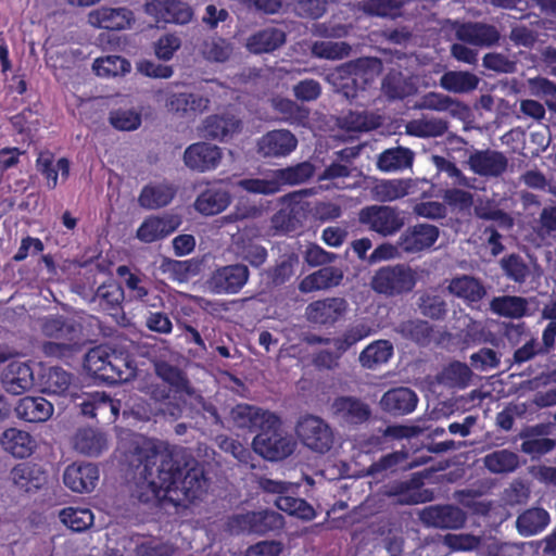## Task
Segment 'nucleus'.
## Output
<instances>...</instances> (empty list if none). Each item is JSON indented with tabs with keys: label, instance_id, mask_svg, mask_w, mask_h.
<instances>
[{
	"label": "nucleus",
	"instance_id": "1",
	"mask_svg": "<svg viewBox=\"0 0 556 556\" xmlns=\"http://www.w3.org/2000/svg\"><path fill=\"white\" fill-rule=\"evenodd\" d=\"M137 469L152 492L180 491L184 500L194 503L206 492L207 479L201 464L185 450L139 451Z\"/></svg>",
	"mask_w": 556,
	"mask_h": 556
},
{
	"label": "nucleus",
	"instance_id": "2",
	"mask_svg": "<svg viewBox=\"0 0 556 556\" xmlns=\"http://www.w3.org/2000/svg\"><path fill=\"white\" fill-rule=\"evenodd\" d=\"M275 422H269L253 441V451L265 459L277 462L289 457L295 447L291 435L282 430V421L278 415Z\"/></svg>",
	"mask_w": 556,
	"mask_h": 556
},
{
	"label": "nucleus",
	"instance_id": "3",
	"mask_svg": "<svg viewBox=\"0 0 556 556\" xmlns=\"http://www.w3.org/2000/svg\"><path fill=\"white\" fill-rule=\"evenodd\" d=\"M416 271L407 264L387 265L378 268L370 281L371 289L386 296L409 293L416 286Z\"/></svg>",
	"mask_w": 556,
	"mask_h": 556
},
{
	"label": "nucleus",
	"instance_id": "4",
	"mask_svg": "<svg viewBox=\"0 0 556 556\" xmlns=\"http://www.w3.org/2000/svg\"><path fill=\"white\" fill-rule=\"evenodd\" d=\"M359 223L370 231L377 232L382 237H389L404 226V217L396 208L388 205H368L358 213Z\"/></svg>",
	"mask_w": 556,
	"mask_h": 556
},
{
	"label": "nucleus",
	"instance_id": "5",
	"mask_svg": "<svg viewBox=\"0 0 556 556\" xmlns=\"http://www.w3.org/2000/svg\"><path fill=\"white\" fill-rule=\"evenodd\" d=\"M250 275L249 267L242 263L217 266L206 285L214 294H237L245 287Z\"/></svg>",
	"mask_w": 556,
	"mask_h": 556
},
{
	"label": "nucleus",
	"instance_id": "6",
	"mask_svg": "<svg viewBox=\"0 0 556 556\" xmlns=\"http://www.w3.org/2000/svg\"><path fill=\"white\" fill-rule=\"evenodd\" d=\"M296 434L309 450L326 453L333 443V433L320 417L306 415L296 425Z\"/></svg>",
	"mask_w": 556,
	"mask_h": 556
},
{
	"label": "nucleus",
	"instance_id": "7",
	"mask_svg": "<svg viewBox=\"0 0 556 556\" xmlns=\"http://www.w3.org/2000/svg\"><path fill=\"white\" fill-rule=\"evenodd\" d=\"M144 8L159 23L187 25L194 17L193 8L182 0H147Z\"/></svg>",
	"mask_w": 556,
	"mask_h": 556
},
{
	"label": "nucleus",
	"instance_id": "8",
	"mask_svg": "<svg viewBox=\"0 0 556 556\" xmlns=\"http://www.w3.org/2000/svg\"><path fill=\"white\" fill-rule=\"evenodd\" d=\"M223 159L222 149L213 143L199 141L188 146L182 160L190 170L206 173L215 170Z\"/></svg>",
	"mask_w": 556,
	"mask_h": 556
},
{
	"label": "nucleus",
	"instance_id": "9",
	"mask_svg": "<svg viewBox=\"0 0 556 556\" xmlns=\"http://www.w3.org/2000/svg\"><path fill=\"white\" fill-rule=\"evenodd\" d=\"M233 522L242 532L258 535L277 532L285 526L283 517L279 513L269 509L237 515Z\"/></svg>",
	"mask_w": 556,
	"mask_h": 556
},
{
	"label": "nucleus",
	"instance_id": "10",
	"mask_svg": "<svg viewBox=\"0 0 556 556\" xmlns=\"http://www.w3.org/2000/svg\"><path fill=\"white\" fill-rule=\"evenodd\" d=\"M455 37L460 42L480 48H490L498 43L501 34L491 24L482 22L455 23Z\"/></svg>",
	"mask_w": 556,
	"mask_h": 556
},
{
	"label": "nucleus",
	"instance_id": "11",
	"mask_svg": "<svg viewBox=\"0 0 556 556\" xmlns=\"http://www.w3.org/2000/svg\"><path fill=\"white\" fill-rule=\"evenodd\" d=\"M348 303L342 298H326L311 302L305 315L311 324L318 326H333L346 313Z\"/></svg>",
	"mask_w": 556,
	"mask_h": 556
},
{
	"label": "nucleus",
	"instance_id": "12",
	"mask_svg": "<svg viewBox=\"0 0 556 556\" xmlns=\"http://www.w3.org/2000/svg\"><path fill=\"white\" fill-rule=\"evenodd\" d=\"M296 137L287 129H275L263 135L257 141V152L263 157L287 156L296 149Z\"/></svg>",
	"mask_w": 556,
	"mask_h": 556
},
{
	"label": "nucleus",
	"instance_id": "13",
	"mask_svg": "<svg viewBox=\"0 0 556 556\" xmlns=\"http://www.w3.org/2000/svg\"><path fill=\"white\" fill-rule=\"evenodd\" d=\"M439 228L430 224L409 226L399 238V247L406 253L431 248L439 238Z\"/></svg>",
	"mask_w": 556,
	"mask_h": 556
},
{
	"label": "nucleus",
	"instance_id": "14",
	"mask_svg": "<svg viewBox=\"0 0 556 556\" xmlns=\"http://www.w3.org/2000/svg\"><path fill=\"white\" fill-rule=\"evenodd\" d=\"M276 415L249 404H239L232 409V419L236 427L251 433L256 432V434L262 432L269 422H275Z\"/></svg>",
	"mask_w": 556,
	"mask_h": 556
},
{
	"label": "nucleus",
	"instance_id": "15",
	"mask_svg": "<svg viewBox=\"0 0 556 556\" xmlns=\"http://www.w3.org/2000/svg\"><path fill=\"white\" fill-rule=\"evenodd\" d=\"M468 165L479 176L500 177L506 172L508 160L500 151L476 150L469 155Z\"/></svg>",
	"mask_w": 556,
	"mask_h": 556
},
{
	"label": "nucleus",
	"instance_id": "16",
	"mask_svg": "<svg viewBox=\"0 0 556 556\" xmlns=\"http://www.w3.org/2000/svg\"><path fill=\"white\" fill-rule=\"evenodd\" d=\"M1 382L5 391L14 395L30 390L35 382L30 364L20 361L9 363L2 372Z\"/></svg>",
	"mask_w": 556,
	"mask_h": 556
},
{
	"label": "nucleus",
	"instance_id": "17",
	"mask_svg": "<svg viewBox=\"0 0 556 556\" xmlns=\"http://www.w3.org/2000/svg\"><path fill=\"white\" fill-rule=\"evenodd\" d=\"M99 480V469L90 463H73L63 473L64 484L76 493L91 492Z\"/></svg>",
	"mask_w": 556,
	"mask_h": 556
},
{
	"label": "nucleus",
	"instance_id": "18",
	"mask_svg": "<svg viewBox=\"0 0 556 556\" xmlns=\"http://www.w3.org/2000/svg\"><path fill=\"white\" fill-rule=\"evenodd\" d=\"M180 225L176 215L149 216L138 227L136 237L144 243H152L173 233Z\"/></svg>",
	"mask_w": 556,
	"mask_h": 556
},
{
	"label": "nucleus",
	"instance_id": "19",
	"mask_svg": "<svg viewBox=\"0 0 556 556\" xmlns=\"http://www.w3.org/2000/svg\"><path fill=\"white\" fill-rule=\"evenodd\" d=\"M417 404L416 392L406 387L390 389L380 400L381 409L392 416L408 415L415 410Z\"/></svg>",
	"mask_w": 556,
	"mask_h": 556
},
{
	"label": "nucleus",
	"instance_id": "20",
	"mask_svg": "<svg viewBox=\"0 0 556 556\" xmlns=\"http://www.w3.org/2000/svg\"><path fill=\"white\" fill-rule=\"evenodd\" d=\"M132 12L126 8L102 7L88 14V23L96 28L122 30L130 26Z\"/></svg>",
	"mask_w": 556,
	"mask_h": 556
},
{
	"label": "nucleus",
	"instance_id": "21",
	"mask_svg": "<svg viewBox=\"0 0 556 556\" xmlns=\"http://www.w3.org/2000/svg\"><path fill=\"white\" fill-rule=\"evenodd\" d=\"M425 523L439 529H459L466 521L464 511L453 505L430 506L422 510Z\"/></svg>",
	"mask_w": 556,
	"mask_h": 556
},
{
	"label": "nucleus",
	"instance_id": "22",
	"mask_svg": "<svg viewBox=\"0 0 556 556\" xmlns=\"http://www.w3.org/2000/svg\"><path fill=\"white\" fill-rule=\"evenodd\" d=\"M332 408L334 414L349 425H362L371 416L369 405L361 399L351 395L336 397Z\"/></svg>",
	"mask_w": 556,
	"mask_h": 556
},
{
	"label": "nucleus",
	"instance_id": "23",
	"mask_svg": "<svg viewBox=\"0 0 556 556\" xmlns=\"http://www.w3.org/2000/svg\"><path fill=\"white\" fill-rule=\"evenodd\" d=\"M42 334L63 342L79 343L80 325L62 315L46 317L41 325Z\"/></svg>",
	"mask_w": 556,
	"mask_h": 556
},
{
	"label": "nucleus",
	"instance_id": "24",
	"mask_svg": "<svg viewBox=\"0 0 556 556\" xmlns=\"http://www.w3.org/2000/svg\"><path fill=\"white\" fill-rule=\"evenodd\" d=\"M208 104L210 100L206 97L191 92L172 93L165 103L169 112L181 117L203 113Z\"/></svg>",
	"mask_w": 556,
	"mask_h": 556
},
{
	"label": "nucleus",
	"instance_id": "25",
	"mask_svg": "<svg viewBox=\"0 0 556 556\" xmlns=\"http://www.w3.org/2000/svg\"><path fill=\"white\" fill-rule=\"evenodd\" d=\"M176 188L167 181L146 185L138 197V203L146 210H157L168 205L176 195Z\"/></svg>",
	"mask_w": 556,
	"mask_h": 556
},
{
	"label": "nucleus",
	"instance_id": "26",
	"mask_svg": "<svg viewBox=\"0 0 556 556\" xmlns=\"http://www.w3.org/2000/svg\"><path fill=\"white\" fill-rule=\"evenodd\" d=\"M36 169L45 177L48 189L52 190L58 185L59 172L63 179L68 178L71 164L66 157H61L54 163V154L46 150L39 152L36 160Z\"/></svg>",
	"mask_w": 556,
	"mask_h": 556
},
{
	"label": "nucleus",
	"instance_id": "27",
	"mask_svg": "<svg viewBox=\"0 0 556 556\" xmlns=\"http://www.w3.org/2000/svg\"><path fill=\"white\" fill-rule=\"evenodd\" d=\"M13 483L24 492H33L40 489L47 480L46 471L34 463H20L11 470Z\"/></svg>",
	"mask_w": 556,
	"mask_h": 556
},
{
	"label": "nucleus",
	"instance_id": "28",
	"mask_svg": "<svg viewBox=\"0 0 556 556\" xmlns=\"http://www.w3.org/2000/svg\"><path fill=\"white\" fill-rule=\"evenodd\" d=\"M53 410V405L42 396H24L15 406L17 417L27 422H43Z\"/></svg>",
	"mask_w": 556,
	"mask_h": 556
},
{
	"label": "nucleus",
	"instance_id": "29",
	"mask_svg": "<svg viewBox=\"0 0 556 556\" xmlns=\"http://www.w3.org/2000/svg\"><path fill=\"white\" fill-rule=\"evenodd\" d=\"M230 202L229 191L213 186L206 188L197 197L194 207L202 215L212 216L225 211Z\"/></svg>",
	"mask_w": 556,
	"mask_h": 556
},
{
	"label": "nucleus",
	"instance_id": "30",
	"mask_svg": "<svg viewBox=\"0 0 556 556\" xmlns=\"http://www.w3.org/2000/svg\"><path fill=\"white\" fill-rule=\"evenodd\" d=\"M343 279V273L340 268L333 266H324L318 270L305 276L299 289L303 293H309L319 290H326L339 286Z\"/></svg>",
	"mask_w": 556,
	"mask_h": 556
},
{
	"label": "nucleus",
	"instance_id": "31",
	"mask_svg": "<svg viewBox=\"0 0 556 556\" xmlns=\"http://www.w3.org/2000/svg\"><path fill=\"white\" fill-rule=\"evenodd\" d=\"M0 443L4 451L16 458H26L36 448L35 439L26 431L16 428H9L3 431Z\"/></svg>",
	"mask_w": 556,
	"mask_h": 556
},
{
	"label": "nucleus",
	"instance_id": "32",
	"mask_svg": "<svg viewBox=\"0 0 556 556\" xmlns=\"http://www.w3.org/2000/svg\"><path fill=\"white\" fill-rule=\"evenodd\" d=\"M241 129V121L229 114H214L204 121V136L210 139L225 140Z\"/></svg>",
	"mask_w": 556,
	"mask_h": 556
},
{
	"label": "nucleus",
	"instance_id": "33",
	"mask_svg": "<svg viewBox=\"0 0 556 556\" xmlns=\"http://www.w3.org/2000/svg\"><path fill=\"white\" fill-rule=\"evenodd\" d=\"M448 290L468 304L479 303L486 294L483 283L478 278L467 275L453 278Z\"/></svg>",
	"mask_w": 556,
	"mask_h": 556
},
{
	"label": "nucleus",
	"instance_id": "34",
	"mask_svg": "<svg viewBox=\"0 0 556 556\" xmlns=\"http://www.w3.org/2000/svg\"><path fill=\"white\" fill-rule=\"evenodd\" d=\"M551 517L546 509L532 507L522 511L516 520L518 533L522 536H532L542 532L549 523Z\"/></svg>",
	"mask_w": 556,
	"mask_h": 556
},
{
	"label": "nucleus",
	"instance_id": "35",
	"mask_svg": "<svg viewBox=\"0 0 556 556\" xmlns=\"http://www.w3.org/2000/svg\"><path fill=\"white\" fill-rule=\"evenodd\" d=\"M490 309L501 317L519 319L529 315V302L518 295H500L491 300Z\"/></svg>",
	"mask_w": 556,
	"mask_h": 556
},
{
	"label": "nucleus",
	"instance_id": "36",
	"mask_svg": "<svg viewBox=\"0 0 556 556\" xmlns=\"http://www.w3.org/2000/svg\"><path fill=\"white\" fill-rule=\"evenodd\" d=\"M105 367L100 380L111 384L126 382L132 376L128 355L123 352L112 350L111 356L105 363Z\"/></svg>",
	"mask_w": 556,
	"mask_h": 556
},
{
	"label": "nucleus",
	"instance_id": "37",
	"mask_svg": "<svg viewBox=\"0 0 556 556\" xmlns=\"http://www.w3.org/2000/svg\"><path fill=\"white\" fill-rule=\"evenodd\" d=\"M74 447L81 454L97 457L108 448V440L105 434L94 429H79L74 437Z\"/></svg>",
	"mask_w": 556,
	"mask_h": 556
},
{
	"label": "nucleus",
	"instance_id": "38",
	"mask_svg": "<svg viewBox=\"0 0 556 556\" xmlns=\"http://www.w3.org/2000/svg\"><path fill=\"white\" fill-rule=\"evenodd\" d=\"M414 152L409 148L395 147L382 151L377 161L380 170L390 173L403 170L413 165Z\"/></svg>",
	"mask_w": 556,
	"mask_h": 556
},
{
	"label": "nucleus",
	"instance_id": "39",
	"mask_svg": "<svg viewBox=\"0 0 556 556\" xmlns=\"http://www.w3.org/2000/svg\"><path fill=\"white\" fill-rule=\"evenodd\" d=\"M483 465L492 473H510L519 468L520 458L517 453L502 448L486 454L483 457Z\"/></svg>",
	"mask_w": 556,
	"mask_h": 556
},
{
	"label": "nucleus",
	"instance_id": "40",
	"mask_svg": "<svg viewBox=\"0 0 556 556\" xmlns=\"http://www.w3.org/2000/svg\"><path fill=\"white\" fill-rule=\"evenodd\" d=\"M299 264V256L295 253L283 254L276 261L274 266L264 273L268 285L279 287L288 282L294 275Z\"/></svg>",
	"mask_w": 556,
	"mask_h": 556
},
{
	"label": "nucleus",
	"instance_id": "41",
	"mask_svg": "<svg viewBox=\"0 0 556 556\" xmlns=\"http://www.w3.org/2000/svg\"><path fill=\"white\" fill-rule=\"evenodd\" d=\"M155 374L174 390V394H190V382L187 375L177 366L167 362H159L155 364Z\"/></svg>",
	"mask_w": 556,
	"mask_h": 556
},
{
	"label": "nucleus",
	"instance_id": "42",
	"mask_svg": "<svg viewBox=\"0 0 556 556\" xmlns=\"http://www.w3.org/2000/svg\"><path fill=\"white\" fill-rule=\"evenodd\" d=\"M396 331L406 340L419 346L430 344L433 337V327L422 319H408L399 324Z\"/></svg>",
	"mask_w": 556,
	"mask_h": 556
},
{
	"label": "nucleus",
	"instance_id": "43",
	"mask_svg": "<svg viewBox=\"0 0 556 556\" xmlns=\"http://www.w3.org/2000/svg\"><path fill=\"white\" fill-rule=\"evenodd\" d=\"M285 41L286 34L278 28L270 27L252 35L248 40V47L254 53H266L278 49Z\"/></svg>",
	"mask_w": 556,
	"mask_h": 556
},
{
	"label": "nucleus",
	"instance_id": "44",
	"mask_svg": "<svg viewBox=\"0 0 556 556\" xmlns=\"http://www.w3.org/2000/svg\"><path fill=\"white\" fill-rule=\"evenodd\" d=\"M479 85L477 75L464 71H448L440 78V86L450 92L466 93L475 90Z\"/></svg>",
	"mask_w": 556,
	"mask_h": 556
},
{
	"label": "nucleus",
	"instance_id": "45",
	"mask_svg": "<svg viewBox=\"0 0 556 556\" xmlns=\"http://www.w3.org/2000/svg\"><path fill=\"white\" fill-rule=\"evenodd\" d=\"M393 356V345L388 340H377L367 345L359 354L363 367L375 369L386 364Z\"/></svg>",
	"mask_w": 556,
	"mask_h": 556
},
{
	"label": "nucleus",
	"instance_id": "46",
	"mask_svg": "<svg viewBox=\"0 0 556 556\" xmlns=\"http://www.w3.org/2000/svg\"><path fill=\"white\" fill-rule=\"evenodd\" d=\"M273 108L282 115V119L291 125L306 126L309 119V110L288 98H274Z\"/></svg>",
	"mask_w": 556,
	"mask_h": 556
},
{
	"label": "nucleus",
	"instance_id": "47",
	"mask_svg": "<svg viewBox=\"0 0 556 556\" xmlns=\"http://www.w3.org/2000/svg\"><path fill=\"white\" fill-rule=\"evenodd\" d=\"M42 391L48 394L63 395L70 389L73 375L61 367H50L41 378Z\"/></svg>",
	"mask_w": 556,
	"mask_h": 556
},
{
	"label": "nucleus",
	"instance_id": "48",
	"mask_svg": "<svg viewBox=\"0 0 556 556\" xmlns=\"http://www.w3.org/2000/svg\"><path fill=\"white\" fill-rule=\"evenodd\" d=\"M382 63L378 58H358L349 62L346 72L353 76V81L362 80L368 84L379 74Z\"/></svg>",
	"mask_w": 556,
	"mask_h": 556
},
{
	"label": "nucleus",
	"instance_id": "49",
	"mask_svg": "<svg viewBox=\"0 0 556 556\" xmlns=\"http://www.w3.org/2000/svg\"><path fill=\"white\" fill-rule=\"evenodd\" d=\"M315 168L309 162L298 163L293 166L277 169L275 172L276 181H279V191L282 185H300L309 180L314 175Z\"/></svg>",
	"mask_w": 556,
	"mask_h": 556
},
{
	"label": "nucleus",
	"instance_id": "50",
	"mask_svg": "<svg viewBox=\"0 0 556 556\" xmlns=\"http://www.w3.org/2000/svg\"><path fill=\"white\" fill-rule=\"evenodd\" d=\"M379 125V117L366 111H349L340 118V126L346 131H369L376 129Z\"/></svg>",
	"mask_w": 556,
	"mask_h": 556
},
{
	"label": "nucleus",
	"instance_id": "51",
	"mask_svg": "<svg viewBox=\"0 0 556 556\" xmlns=\"http://www.w3.org/2000/svg\"><path fill=\"white\" fill-rule=\"evenodd\" d=\"M96 298L103 311H117L122 307L125 293L118 282L110 279L98 287Z\"/></svg>",
	"mask_w": 556,
	"mask_h": 556
},
{
	"label": "nucleus",
	"instance_id": "52",
	"mask_svg": "<svg viewBox=\"0 0 556 556\" xmlns=\"http://www.w3.org/2000/svg\"><path fill=\"white\" fill-rule=\"evenodd\" d=\"M61 521L73 532L88 530L94 521L92 511L89 508L65 507L60 511Z\"/></svg>",
	"mask_w": 556,
	"mask_h": 556
},
{
	"label": "nucleus",
	"instance_id": "53",
	"mask_svg": "<svg viewBox=\"0 0 556 556\" xmlns=\"http://www.w3.org/2000/svg\"><path fill=\"white\" fill-rule=\"evenodd\" d=\"M472 378V371L469 366L459 361L451 362L447 366H445L441 372L442 381L457 389L467 388Z\"/></svg>",
	"mask_w": 556,
	"mask_h": 556
},
{
	"label": "nucleus",
	"instance_id": "54",
	"mask_svg": "<svg viewBox=\"0 0 556 556\" xmlns=\"http://www.w3.org/2000/svg\"><path fill=\"white\" fill-rule=\"evenodd\" d=\"M92 68L97 76L116 77L130 72L131 65L128 60L121 55H108L96 59Z\"/></svg>",
	"mask_w": 556,
	"mask_h": 556
},
{
	"label": "nucleus",
	"instance_id": "55",
	"mask_svg": "<svg viewBox=\"0 0 556 556\" xmlns=\"http://www.w3.org/2000/svg\"><path fill=\"white\" fill-rule=\"evenodd\" d=\"M408 0H364L363 10L371 16L396 18Z\"/></svg>",
	"mask_w": 556,
	"mask_h": 556
},
{
	"label": "nucleus",
	"instance_id": "56",
	"mask_svg": "<svg viewBox=\"0 0 556 556\" xmlns=\"http://www.w3.org/2000/svg\"><path fill=\"white\" fill-rule=\"evenodd\" d=\"M112 350L109 345L100 344L90 349L84 358V368L86 371L97 378L101 379L105 363L111 356Z\"/></svg>",
	"mask_w": 556,
	"mask_h": 556
},
{
	"label": "nucleus",
	"instance_id": "57",
	"mask_svg": "<svg viewBox=\"0 0 556 556\" xmlns=\"http://www.w3.org/2000/svg\"><path fill=\"white\" fill-rule=\"evenodd\" d=\"M276 506L290 516H294L303 520H312L316 516L313 506L308 504L304 498L300 497L287 495L278 496L276 500Z\"/></svg>",
	"mask_w": 556,
	"mask_h": 556
},
{
	"label": "nucleus",
	"instance_id": "58",
	"mask_svg": "<svg viewBox=\"0 0 556 556\" xmlns=\"http://www.w3.org/2000/svg\"><path fill=\"white\" fill-rule=\"evenodd\" d=\"M448 129L447 122L441 118L415 119L407 125L410 135L420 138L439 137Z\"/></svg>",
	"mask_w": 556,
	"mask_h": 556
},
{
	"label": "nucleus",
	"instance_id": "59",
	"mask_svg": "<svg viewBox=\"0 0 556 556\" xmlns=\"http://www.w3.org/2000/svg\"><path fill=\"white\" fill-rule=\"evenodd\" d=\"M419 486L420 482L416 479L399 481L389 486L387 494L397 497V502L401 504H418L422 502L418 493Z\"/></svg>",
	"mask_w": 556,
	"mask_h": 556
},
{
	"label": "nucleus",
	"instance_id": "60",
	"mask_svg": "<svg viewBox=\"0 0 556 556\" xmlns=\"http://www.w3.org/2000/svg\"><path fill=\"white\" fill-rule=\"evenodd\" d=\"M501 267L505 276L516 283L526 282L530 275V269L523 258L515 253H511L501 260Z\"/></svg>",
	"mask_w": 556,
	"mask_h": 556
},
{
	"label": "nucleus",
	"instance_id": "61",
	"mask_svg": "<svg viewBox=\"0 0 556 556\" xmlns=\"http://www.w3.org/2000/svg\"><path fill=\"white\" fill-rule=\"evenodd\" d=\"M312 52L319 59L341 60L350 54L351 46L344 41H316Z\"/></svg>",
	"mask_w": 556,
	"mask_h": 556
},
{
	"label": "nucleus",
	"instance_id": "62",
	"mask_svg": "<svg viewBox=\"0 0 556 556\" xmlns=\"http://www.w3.org/2000/svg\"><path fill=\"white\" fill-rule=\"evenodd\" d=\"M420 313L433 320L444 318L447 308L445 301L438 294L425 293L419 298Z\"/></svg>",
	"mask_w": 556,
	"mask_h": 556
},
{
	"label": "nucleus",
	"instance_id": "63",
	"mask_svg": "<svg viewBox=\"0 0 556 556\" xmlns=\"http://www.w3.org/2000/svg\"><path fill=\"white\" fill-rule=\"evenodd\" d=\"M174 552L173 544L157 538L144 539L135 547L136 556H172Z\"/></svg>",
	"mask_w": 556,
	"mask_h": 556
},
{
	"label": "nucleus",
	"instance_id": "64",
	"mask_svg": "<svg viewBox=\"0 0 556 556\" xmlns=\"http://www.w3.org/2000/svg\"><path fill=\"white\" fill-rule=\"evenodd\" d=\"M232 48L224 38H212L203 43V56L211 62L224 63L230 54Z\"/></svg>",
	"mask_w": 556,
	"mask_h": 556
}]
</instances>
